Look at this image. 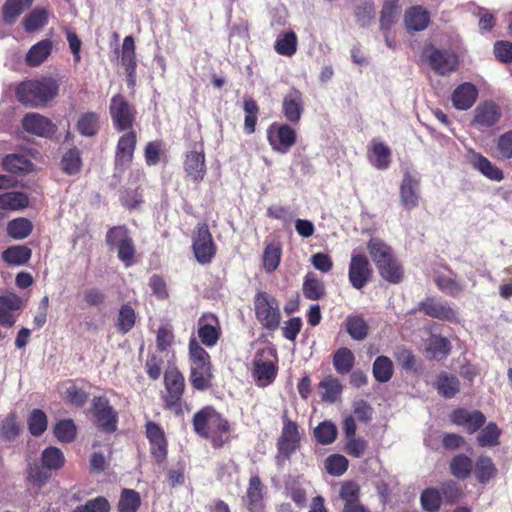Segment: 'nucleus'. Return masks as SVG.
I'll return each instance as SVG.
<instances>
[{"mask_svg":"<svg viewBox=\"0 0 512 512\" xmlns=\"http://www.w3.org/2000/svg\"><path fill=\"white\" fill-rule=\"evenodd\" d=\"M478 90L472 83L465 82L460 84L452 93L451 100L453 106L458 110H468L476 102Z\"/></svg>","mask_w":512,"mask_h":512,"instance_id":"26","label":"nucleus"},{"mask_svg":"<svg viewBox=\"0 0 512 512\" xmlns=\"http://www.w3.org/2000/svg\"><path fill=\"white\" fill-rule=\"evenodd\" d=\"M163 384L164 390L161 393L163 408L181 414L186 391L184 374L177 366H168L164 372Z\"/></svg>","mask_w":512,"mask_h":512,"instance_id":"4","label":"nucleus"},{"mask_svg":"<svg viewBox=\"0 0 512 512\" xmlns=\"http://www.w3.org/2000/svg\"><path fill=\"white\" fill-rule=\"evenodd\" d=\"M175 344V334L171 325H161L156 332V349L158 352H168Z\"/></svg>","mask_w":512,"mask_h":512,"instance_id":"58","label":"nucleus"},{"mask_svg":"<svg viewBox=\"0 0 512 512\" xmlns=\"http://www.w3.org/2000/svg\"><path fill=\"white\" fill-rule=\"evenodd\" d=\"M275 51L283 56H292L297 50V36L295 32H286L283 37L278 38L274 44Z\"/></svg>","mask_w":512,"mask_h":512,"instance_id":"60","label":"nucleus"},{"mask_svg":"<svg viewBox=\"0 0 512 512\" xmlns=\"http://www.w3.org/2000/svg\"><path fill=\"white\" fill-rule=\"evenodd\" d=\"M430 23V13L421 5L406 9L404 24L408 32H419L425 30Z\"/></svg>","mask_w":512,"mask_h":512,"instance_id":"25","label":"nucleus"},{"mask_svg":"<svg viewBox=\"0 0 512 512\" xmlns=\"http://www.w3.org/2000/svg\"><path fill=\"white\" fill-rule=\"evenodd\" d=\"M189 382L196 391H207L212 388L214 374L211 356L195 338L188 344Z\"/></svg>","mask_w":512,"mask_h":512,"instance_id":"3","label":"nucleus"},{"mask_svg":"<svg viewBox=\"0 0 512 512\" xmlns=\"http://www.w3.org/2000/svg\"><path fill=\"white\" fill-rule=\"evenodd\" d=\"M197 334L200 345L208 348L214 347L219 341L222 330L218 317L213 313H204L198 319Z\"/></svg>","mask_w":512,"mask_h":512,"instance_id":"15","label":"nucleus"},{"mask_svg":"<svg viewBox=\"0 0 512 512\" xmlns=\"http://www.w3.org/2000/svg\"><path fill=\"white\" fill-rule=\"evenodd\" d=\"M110 503L103 497L98 496L88 500L84 505L77 506L72 512H110Z\"/></svg>","mask_w":512,"mask_h":512,"instance_id":"64","label":"nucleus"},{"mask_svg":"<svg viewBox=\"0 0 512 512\" xmlns=\"http://www.w3.org/2000/svg\"><path fill=\"white\" fill-rule=\"evenodd\" d=\"M425 54L431 68L440 75H448L458 69V56L451 50L431 47L426 49Z\"/></svg>","mask_w":512,"mask_h":512,"instance_id":"14","label":"nucleus"},{"mask_svg":"<svg viewBox=\"0 0 512 512\" xmlns=\"http://www.w3.org/2000/svg\"><path fill=\"white\" fill-rule=\"evenodd\" d=\"M243 110L245 112L244 132L248 135L256 130V124L259 114V105L252 97H245L243 100Z\"/></svg>","mask_w":512,"mask_h":512,"instance_id":"45","label":"nucleus"},{"mask_svg":"<svg viewBox=\"0 0 512 512\" xmlns=\"http://www.w3.org/2000/svg\"><path fill=\"white\" fill-rule=\"evenodd\" d=\"M27 426L32 436H41L47 430L48 426L46 413L38 408L33 409L28 415Z\"/></svg>","mask_w":512,"mask_h":512,"instance_id":"48","label":"nucleus"},{"mask_svg":"<svg viewBox=\"0 0 512 512\" xmlns=\"http://www.w3.org/2000/svg\"><path fill=\"white\" fill-rule=\"evenodd\" d=\"M472 473L479 484L486 485L496 478L498 469L491 457L480 455L473 464Z\"/></svg>","mask_w":512,"mask_h":512,"instance_id":"29","label":"nucleus"},{"mask_svg":"<svg viewBox=\"0 0 512 512\" xmlns=\"http://www.w3.org/2000/svg\"><path fill=\"white\" fill-rule=\"evenodd\" d=\"M145 436L150 445V455L157 464H162L168 456V440L160 424L148 420L145 423Z\"/></svg>","mask_w":512,"mask_h":512,"instance_id":"13","label":"nucleus"},{"mask_svg":"<svg viewBox=\"0 0 512 512\" xmlns=\"http://www.w3.org/2000/svg\"><path fill=\"white\" fill-rule=\"evenodd\" d=\"M378 271L383 279L393 284L400 283L404 276L403 268L395 256L382 264Z\"/></svg>","mask_w":512,"mask_h":512,"instance_id":"49","label":"nucleus"},{"mask_svg":"<svg viewBox=\"0 0 512 512\" xmlns=\"http://www.w3.org/2000/svg\"><path fill=\"white\" fill-rule=\"evenodd\" d=\"M140 505L141 497L137 491L128 488L121 491L117 505L119 512H137Z\"/></svg>","mask_w":512,"mask_h":512,"instance_id":"51","label":"nucleus"},{"mask_svg":"<svg viewBox=\"0 0 512 512\" xmlns=\"http://www.w3.org/2000/svg\"><path fill=\"white\" fill-rule=\"evenodd\" d=\"M33 4V0H6L2 7L4 23L12 25L18 17Z\"/></svg>","mask_w":512,"mask_h":512,"instance_id":"35","label":"nucleus"},{"mask_svg":"<svg viewBox=\"0 0 512 512\" xmlns=\"http://www.w3.org/2000/svg\"><path fill=\"white\" fill-rule=\"evenodd\" d=\"M501 430L494 422H489L482 428L477 436V443L480 447H494L499 444Z\"/></svg>","mask_w":512,"mask_h":512,"instance_id":"55","label":"nucleus"},{"mask_svg":"<svg viewBox=\"0 0 512 512\" xmlns=\"http://www.w3.org/2000/svg\"><path fill=\"white\" fill-rule=\"evenodd\" d=\"M194 432L210 441L214 449L222 448L230 441L231 424L212 405L199 409L192 417Z\"/></svg>","mask_w":512,"mask_h":512,"instance_id":"1","label":"nucleus"},{"mask_svg":"<svg viewBox=\"0 0 512 512\" xmlns=\"http://www.w3.org/2000/svg\"><path fill=\"white\" fill-rule=\"evenodd\" d=\"M54 436L62 443H71L77 435V428L72 419L58 421L53 428Z\"/></svg>","mask_w":512,"mask_h":512,"instance_id":"52","label":"nucleus"},{"mask_svg":"<svg viewBox=\"0 0 512 512\" xmlns=\"http://www.w3.org/2000/svg\"><path fill=\"white\" fill-rule=\"evenodd\" d=\"M109 113L114 128L119 132L131 130L137 115L136 108L122 94L111 98Z\"/></svg>","mask_w":512,"mask_h":512,"instance_id":"11","label":"nucleus"},{"mask_svg":"<svg viewBox=\"0 0 512 512\" xmlns=\"http://www.w3.org/2000/svg\"><path fill=\"white\" fill-rule=\"evenodd\" d=\"M281 419L283 426L276 442L277 454L275 458L278 464L290 460L291 456L301 446V436L298 425L288 417L287 410L283 412Z\"/></svg>","mask_w":512,"mask_h":512,"instance_id":"7","label":"nucleus"},{"mask_svg":"<svg viewBox=\"0 0 512 512\" xmlns=\"http://www.w3.org/2000/svg\"><path fill=\"white\" fill-rule=\"evenodd\" d=\"M437 390L445 398H452L459 392L460 382L454 375L441 373L437 380Z\"/></svg>","mask_w":512,"mask_h":512,"instance_id":"54","label":"nucleus"},{"mask_svg":"<svg viewBox=\"0 0 512 512\" xmlns=\"http://www.w3.org/2000/svg\"><path fill=\"white\" fill-rule=\"evenodd\" d=\"M192 250L199 264H210L214 259L217 246L206 222L198 223L193 230Z\"/></svg>","mask_w":512,"mask_h":512,"instance_id":"9","label":"nucleus"},{"mask_svg":"<svg viewBox=\"0 0 512 512\" xmlns=\"http://www.w3.org/2000/svg\"><path fill=\"white\" fill-rule=\"evenodd\" d=\"M304 112L303 95L298 89H291L282 101V113L290 124H298Z\"/></svg>","mask_w":512,"mask_h":512,"instance_id":"23","label":"nucleus"},{"mask_svg":"<svg viewBox=\"0 0 512 512\" xmlns=\"http://www.w3.org/2000/svg\"><path fill=\"white\" fill-rule=\"evenodd\" d=\"M48 13L44 9H34L23 20L24 29L27 32H34L47 23Z\"/></svg>","mask_w":512,"mask_h":512,"instance_id":"63","label":"nucleus"},{"mask_svg":"<svg viewBox=\"0 0 512 512\" xmlns=\"http://www.w3.org/2000/svg\"><path fill=\"white\" fill-rule=\"evenodd\" d=\"M367 249L377 269L394 257L392 248L380 238L372 237L367 243Z\"/></svg>","mask_w":512,"mask_h":512,"instance_id":"32","label":"nucleus"},{"mask_svg":"<svg viewBox=\"0 0 512 512\" xmlns=\"http://www.w3.org/2000/svg\"><path fill=\"white\" fill-rule=\"evenodd\" d=\"M33 230V224L26 218H17L11 220L7 225L8 235L15 240L27 238Z\"/></svg>","mask_w":512,"mask_h":512,"instance_id":"56","label":"nucleus"},{"mask_svg":"<svg viewBox=\"0 0 512 512\" xmlns=\"http://www.w3.org/2000/svg\"><path fill=\"white\" fill-rule=\"evenodd\" d=\"M348 459L340 454H332L325 459L324 466L328 474L339 477L348 469Z\"/></svg>","mask_w":512,"mask_h":512,"instance_id":"61","label":"nucleus"},{"mask_svg":"<svg viewBox=\"0 0 512 512\" xmlns=\"http://www.w3.org/2000/svg\"><path fill=\"white\" fill-rule=\"evenodd\" d=\"M314 436L318 443L329 445L333 443L337 437L336 426L328 421L321 422L314 430Z\"/></svg>","mask_w":512,"mask_h":512,"instance_id":"62","label":"nucleus"},{"mask_svg":"<svg viewBox=\"0 0 512 512\" xmlns=\"http://www.w3.org/2000/svg\"><path fill=\"white\" fill-rule=\"evenodd\" d=\"M105 241L110 248H117V257L126 267L134 265L136 248L125 225L111 227L106 233Z\"/></svg>","mask_w":512,"mask_h":512,"instance_id":"8","label":"nucleus"},{"mask_svg":"<svg viewBox=\"0 0 512 512\" xmlns=\"http://www.w3.org/2000/svg\"><path fill=\"white\" fill-rule=\"evenodd\" d=\"M59 94V83L51 76L23 81L16 87V97L27 107L47 106Z\"/></svg>","mask_w":512,"mask_h":512,"instance_id":"2","label":"nucleus"},{"mask_svg":"<svg viewBox=\"0 0 512 512\" xmlns=\"http://www.w3.org/2000/svg\"><path fill=\"white\" fill-rule=\"evenodd\" d=\"M136 47L135 39L132 35L124 38L121 48V64L125 69L128 80L133 84L136 75L137 61H136Z\"/></svg>","mask_w":512,"mask_h":512,"instance_id":"28","label":"nucleus"},{"mask_svg":"<svg viewBox=\"0 0 512 512\" xmlns=\"http://www.w3.org/2000/svg\"><path fill=\"white\" fill-rule=\"evenodd\" d=\"M417 310L428 317L441 321H448L452 323L458 321V314L454 308L432 296L426 297L424 300L419 302Z\"/></svg>","mask_w":512,"mask_h":512,"instance_id":"16","label":"nucleus"},{"mask_svg":"<svg viewBox=\"0 0 512 512\" xmlns=\"http://www.w3.org/2000/svg\"><path fill=\"white\" fill-rule=\"evenodd\" d=\"M321 390L322 401L334 403L343 391V386L339 379L329 375L320 381L318 385Z\"/></svg>","mask_w":512,"mask_h":512,"instance_id":"42","label":"nucleus"},{"mask_svg":"<svg viewBox=\"0 0 512 512\" xmlns=\"http://www.w3.org/2000/svg\"><path fill=\"white\" fill-rule=\"evenodd\" d=\"M451 350L450 341L440 335H433L426 347L427 357L435 360L445 359Z\"/></svg>","mask_w":512,"mask_h":512,"instance_id":"41","label":"nucleus"},{"mask_svg":"<svg viewBox=\"0 0 512 512\" xmlns=\"http://www.w3.org/2000/svg\"><path fill=\"white\" fill-rule=\"evenodd\" d=\"M53 42L50 39H43L28 50L25 56V63L29 67H39L51 55Z\"/></svg>","mask_w":512,"mask_h":512,"instance_id":"30","label":"nucleus"},{"mask_svg":"<svg viewBox=\"0 0 512 512\" xmlns=\"http://www.w3.org/2000/svg\"><path fill=\"white\" fill-rule=\"evenodd\" d=\"M136 312L134 308L129 304H123L118 313L117 318V329L123 333H128L136 323Z\"/></svg>","mask_w":512,"mask_h":512,"instance_id":"57","label":"nucleus"},{"mask_svg":"<svg viewBox=\"0 0 512 512\" xmlns=\"http://www.w3.org/2000/svg\"><path fill=\"white\" fill-rule=\"evenodd\" d=\"M21 306L22 300L15 294L0 296V324L12 327L15 323L12 312L19 310Z\"/></svg>","mask_w":512,"mask_h":512,"instance_id":"31","label":"nucleus"},{"mask_svg":"<svg viewBox=\"0 0 512 512\" xmlns=\"http://www.w3.org/2000/svg\"><path fill=\"white\" fill-rule=\"evenodd\" d=\"M62 171L67 175H75L81 171V152L77 147L70 148L61 159Z\"/></svg>","mask_w":512,"mask_h":512,"instance_id":"47","label":"nucleus"},{"mask_svg":"<svg viewBox=\"0 0 512 512\" xmlns=\"http://www.w3.org/2000/svg\"><path fill=\"white\" fill-rule=\"evenodd\" d=\"M393 363L387 356H378L372 367L373 376L380 383L388 382L393 376Z\"/></svg>","mask_w":512,"mask_h":512,"instance_id":"50","label":"nucleus"},{"mask_svg":"<svg viewBox=\"0 0 512 512\" xmlns=\"http://www.w3.org/2000/svg\"><path fill=\"white\" fill-rule=\"evenodd\" d=\"M449 471L458 480H466L472 475L473 460L464 453L456 454L449 462Z\"/></svg>","mask_w":512,"mask_h":512,"instance_id":"33","label":"nucleus"},{"mask_svg":"<svg viewBox=\"0 0 512 512\" xmlns=\"http://www.w3.org/2000/svg\"><path fill=\"white\" fill-rule=\"evenodd\" d=\"M267 140L272 150L288 153L297 142L296 130L287 123H272L267 129Z\"/></svg>","mask_w":512,"mask_h":512,"instance_id":"12","label":"nucleus"},{"mask_svg":"<svg viewBox=\"0 0 512 512\" xmlns=\"http://www.w3.org/2000/svg\"><path fill=\"white\" fill-rule=\"evenodd\" d=\"M3 169L12 174L28 173L33 169V163L22 154H8L2 161Z\"/></svg>","mask_w":512,"mask_h":512,"instance_id":"37","label":"nucleus"},{"mask_svg":"<svg viewBox=\"0 0 512 512\" xmlns=\"http://www.w3.org/2000/svg\"><path fill=\"white\" fill-rule=\"evenodd\" d=\"M245 503L249 512H265V485L258 475L249 479Z\"/></svg>","mask_w":512,"mask_h":512,"instance_id":"22","label":"nucleus"},{"mask_svg":"<svg viewBox=\"0 0 512 512\" xmlns=\"http://www.w3.org/2000/svg\"><path fill=\"white\" fill-rule=\"evenodd\" d=\"M137 145V134L134 130H128L118 139L115 151V167H123L130 164L134 158Z\"/></svg>","mask_w":512,"mask_h":512,"instance_id":"21","label":"nucleus"},{"mask_svg":"<svg viewBox=\"0 0 512 512\" xmlns=\"http://www.w3.org/2000/svg\"><path fill=\"white\" fill-rule=\"evenodd\" d=\"M500 107L493 101L480 103L474 110L472 125L480 131H485L495 126L501 119Z\"/></svg>","mask_w":512,"mask_h":512,"instance_id":"18","label":"nucleus"},{"mask_svg":"<svg viewBox=\"0 0 512 512\" xmlns=\"http://www.w3.org/2000/svg\"><path fill=\"white\" fill-rule=\"evenodd\" d=\"M470 163L474 169L489 180L500 182L504 179L503 171L494 165L487 157L478 152H471Z\"/></svg>","mask_w":512,"mask_h":512,"instance_id":"27","label":"nucleus"},{"mask_svg":"<svg viewBox=\"0 0 512 512\" xmlns=\"http://www.w3.org/2000/svg\"><path fill=\"white\" fill-rule=\"evenodd\" d=\"M332 362L336 372L345 375L351 372L355 364V356L349 348L341 347L335 351Z\"/></svg>","mask_w":512,"mask_h":512,"instance_id":"43","label":"nucleus"},{"mask_svg":"<svg viewBox=\"0 0 512 512\" xmlns=\"http://www.w3.org/2000/svg\"><path fill=\"white\" fill-rule=\"evenodd\" d=\"M420 503L426 512H438L441 508L442 498L436 488H426L420 496Z\"/></svg>","mask_w":512,"mask_h":512,"instance_id":"59","label":"nucleus"},{"mask_svg":"<svg viewBox=\"0 0 512 512\" xmlns=\"http://www.w3.org/2000/svg\"><path fill=\"white\" fill-rule=\"evenodd\" d=\"M31 256V249L25 245L10 246L2 252V260L8 265H24Z\"/></svg>","mask_w":512,"mask_h":512,"instance_id":"39","label":"nucleus"},{"mask_svg":"<svg viewBox=\"0 0 512 512\" xmlns=\"http://www.w3.org/2000/svg\"><path fill=\"white\" fill-rule=\"evenodd\" d=\"M344 324L346 332L353 340L362 341L368 336L369 326L363 316L348 315Z\"/></svg>","mask_w":512,"mask_h":512,"instance_id":"38","label":"nucleus"},{"mask_svg":"<svg viewBox=\"0 0 512 512\" xmlns=\"http://www.w3.org/2000/svg\"><path fill=\"white\" fill-rule=\"evenodd\" d=\"M253 303L255 317L262 327L270 331L278 329L281 322L278 300L266 291H257Z\"/></svg>","mask_w":512,"mask_h":512,"instance_id":"6","label":"nucleus"},{"mask_svg":"<svg viewBox=\"0 0 512 512\" xmlns=\"http://www.w3.org/2000/svg\"><path fill=\"white\" fill-rule=\"evenodd\" d=\"M22 126L26 132L48 139H52L57 132V126L39 113H27L23 117Z\"/></svg>","mask_w":512,"mask_h":512,"instance_id":"20","label":"nucleus"},{"mask_svg":"<svg viewBox=\"0 0 512 512\" xmlns=\"http://www.w3.org/2000/svg\"><path fill=\"white\" fill-rule=\"evenodd\" d=\"M90 412L94 418V424L100 431L112 434L117 430L118 412L107 397L95 396L92 399Z\"/></svg>","mask_w":512,"mask_h":512,"instance_id":"10","label":"nucleus"},{"mask_svg":"<svg viewBox=\"0 0 512 512\" xmlns=\"http://www.w3.org/2000/svg\"><path fill=\"white\" fill-rule=\"evenodd\" d=\"M41 462L50 470L57 471L65 464L63 452L55 446H49L42 451Z\"/></svg>","mask_w":512,"mask_h":512,"instance_id":"53","label":"nucleus"},{"mask_svg":"<svg viewBox=\"0 0 512 512\" xmlns=\"http://www.w3.org/2000/svg\"><path fill=\"white\" fill-rule=\"evenodd\" d=\"M184 170L187 176L194 182H201L206 174L204 151H190L186 153L184 159Z\"/></svg>","mask_w":512,"mask_h":512,"instance_id":"24","label":"nucleus"},{"mask_svg":"<svg viewBox=\"0 0 512 512\" xmlns=\"http://www.w3.org/2000/svg\"><path fill=\"white\" fill-rule=\"evenodd\" d=\"M99 115L96 112H85L80 115L76 129L82 135L86 137H93L99 131Z\"/></svg>","mask_w":512,"mask_h":512,"instance_id":"44","label":"nucleus"},{"mask_svg":"<svg viewBox=\"0 0 512 512\" xmlns=\"http://www.w3.org/2000/svg\"><path fill=\"white\" fill-rule=\"evenodd\" d=\"M400 204L406 211H411L419 206L420 180L406 172L399 187Z\"/></svg>","mask_w":512,"mask_h":512,"instance_id":"17","label":"nucleus"},{"mask_svg":"<svg viewBox=\"0 0 512 512\" xmlns=\"http://www.w3.org/2000/svg\"><path fill=\"white\" fill-rule=\"evenodd\" d=\"M372 268L365 255L353 254L351 256L348 277L355 289H362L371 279Z\"/></svg>","mask_w":512,"mask_h":512,"instance_id":"19","label":"nucleus"},{"mask_svg":"<svg viewBox=\"0 0 512 512\" xmlns=\"http://www.w3.org/2000/svg\"><path fill=\"white\" fill-rule=\"evenodd\" d=\"M400 14L399 0H385L380 11L379 27L381 31H390Z\"/></svg>","mask_w":512,"mask_h":512,"instance_id":"34","label":"nucleus"},{"mask_svg":"<svg viewBox=\"0 0 512 512\" xmlns=\"http://www.w3.org/2000/svg\"><path fill=\"white\" fill-rule=\"evenodd\" d=\"M29 204L28 196L23 192L12 191L0 194V208L3 210H20Z\"/></svg>","mask_w":512,"mask_h":512,"instance_id":"46","label":"nucleus"},{"mask_svg":"<svg viewBox=\"0 0 512 512\" xmlns=\"http://www.w3.org/2000/svg\"><path fill=\"white\" fill-rule=\"evenodd\" d=\"M282 257V246L278 241H273L265 246L262 254L263 268L267 273L276 271Z\"/></svg>","mask_w":512,"mask_h":512,"instance_id":"36","label":"nucleus"},{"mask_svg":"<svg viewBox=\"0 0 512 512\" xmlns=\"http://www.w3.org/2000/svg\"><path fill=\"white\" fill-rule=\"evenodd\" d=\"M302 292L306 299L312 301L320 300L326 293L323 281L317 278L313 273H308L304 277Z\"/></svg>","mask_w":512,"mask_h":512,"instance_id":"40","label":"nucleus"},{"mask_svg":"<svg viewBox=\"0 0 512 512\" xmlns=\"http://www.w3.org/2000/svg\"><path fill=\"white\" fill-rule=\"evenodd\" d=\"M278 373V357L272 348H265L257 352L252 361L251 375L255 384L260 388L271 385Z\"/></svg>","mask_w":512,"mask_h":512,"instance_id":"5","label":"nucleus"}]
</instances>
